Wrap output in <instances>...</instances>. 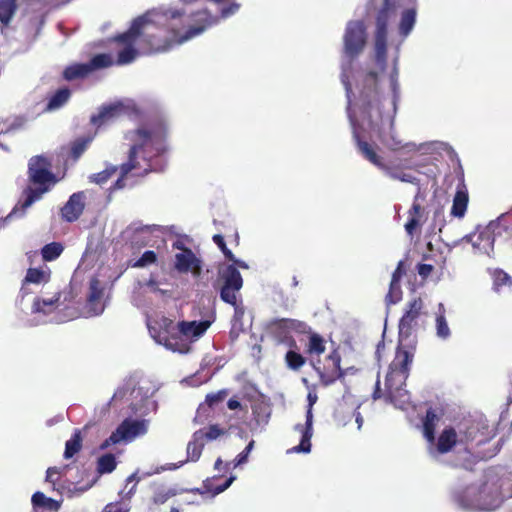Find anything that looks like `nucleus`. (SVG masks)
I'll list each match as a JSON object with an SVG mask.
<instances>
[{"mask_svg":"<svg viewBox=\"0 0 512 512\" xmlns=\"http://www.w3.org/2000/svg\"><path fill=\"white\" fill-rule=\"evenodd\" d=\"M401 6V0H383L375 17L376 30L374 34V61L377 71L368 70L358 74L356 89L358 95L355 107L358 116L369 129L375 133L388 128H394V114L396 103L393 100L388 110H384V103L379 92V74L387 68V36L388 23L393 19Z\"/></svg>","mask_w":512,"mask_h":512,"instance_id":"obj_1","label":"nucleus"},{"mask_svg":"<svg viewBox=\"0 0 512 512\" xmlns=\"http://www.w3.org/2000/svg\"><path fill=\"white\" fill-rule=\"evenodd\" d=\"M171 20H178L182 28H186L184 33L176 24L169 25L171 37L162 35V31L150 32L148 26L143 31L142 48L149 53H161L170 50L173 46L182 44L193 37L203 33L208 27L216 24L218 19L207 10H199L189 16L182 15L179 11L172 12Z\"/></svg>","mask_w":512,"mask_h":512,"instance_id":"obj_2","label":"nucleus"},{"mask_svg":"<svg viewBox=\"0 0 512 512\" xmlns=\"http://www.w3.org/2000/svg\"><path fill=\"white\" fill-rule=\"evenodd\" d=\"M126 139L132 142L129 149L128 160L120 165L122 176H127L132 171H137L135 176H145L152 171L150 162L143 157L144 164L138 160V155L145 151L149 146L157 145L156 153L161 154L165 151L163 146L166 138V129L162 124L151 125L149 127H140L129 131Z\"/></svg>","mask_w":512,"mask_h":512,"instance_id":"obj_3","label":"nucleus"},{"mask_svg":"<svg viewBox=\"0 0 512 512\" xmlns=\"http://www.w3.org/2000/svg\"><path fill=\"white\" fill-rule=\"evenodd\" d=\"M51 161L43 156H33L28 163V179L36 188L28 187L25 189V200L21 203L20 210L23 215L28 207L35 201L42 198L43 194L48 192L56 182L57 179L51 171Z\"/></svg>","mask_w":512,"mask_h":512,"instance_id":"obj_4","label":"nucleus"},{"mask_svg":"<svg viewBox=\"0 0 512 512\" xmlns=\"http://www.w3.org/2000/svg\"><path fill=\"white\" fill-rule=\"evenodd\" d=\"M414 353L410 350L402 348L399 344L395 357L389 365V371L385 379V397L386 400L397 404L398 398H404L407 391L403 389L409 376L410 365L413 362Z\"/></svg>","mask_w":512,"mask_h":512,"instance_id":"obj_5","label":"nucleus"},{"mask_svg":"<svg viewBox=\"0 0 512 512\" xmlns=\"http://www.w3.org/2000/svg\"><path fill=\"white\" fill-rule=\"evenodd\" d=\"M149 332L157 343L174 352L185 354L190 351L191 347L182 336L180 322L175 323L163 316L153 325H149Z\"/></svg>","mask_w":512,"mask_h":512,"instance_id":"obj_6","label":"nucleus"},{"mask_svg":"<svg viewBox=\"0 0 512 512\" xmlns=\"http://www.w3.org/2000/svg\"><path fill=\"white\" fill-rule=\"evenodd\" d=\"M233 264L226 265L219 269V279L222 281L220 298L223 302L232 305L235 311H242V301L237 298V293L243 286V278L237 267L247 269L248 265L234 257L230 260Z\"/></svg>","mask_w":512,"mask_h":512,"instance_id":"obj_7","label":"nucleus"},{"mask_svg":"<svg viewBox=\"0 0 512 512\" xmlns=\"http://www.w3.org/2000/svg\"><path fill=\"white\" fill-rule=\"evenodd\" d=\"M476 435L477 430L473 426L456 430L454 426L449 425L440 432L438 437H435V442L430 444L433 445L434 451L440 455L450 453L457 447L465 452H470V446Z\"/></svg>","mask_w":512,"mask_h":512,"instance_id":"obj_8","label":"nucleus"},{"mask_svg":"<svg viewBox=\"0 0 512 512\" xmlns=\"http://www.w3.org/2000/svg\"><path fill=\"white\" fill-rule=\"evenodd\" d=\"M353 137L363 157L367 159L369 162H371L373 165L377 166L379 169L384 171L385 174L388 175L390 178L407 183H415L417 181L414 175L402 171L398 166L385 164L382 158L376 153L374 148L371 146V144L360 138V135L356 131V129H354Z\"/></svg>","mask_w":512,"mask_h":512,"instance_id":"obj_9","label":"nucleus"},{"mask_svg":"<svg viewBox=\"0 0 512 512\" xmlns=\"http://www.w3.org/2000/svg\"><path fill=\"white\" fill-rule=\"evenodd\" d=\"M112 64L113 60L109 54H96L87 63H73L65 67L62 72V78L67 82L83 80L95 70L110 67Z\"/></svg>","mask_w":512,"mask_h":512,"instance_id":"obj_10","label":"nucleus"},{"mask_svg":"<svg viewBox=\"0 0 512 512\" xmlns=\"http://www.w3.org/2000/svg\"><path fill=\"white\" fill-rule=\"evenodd\" d=\"M313 369L317 372L323 386H329L344 376L341 369V355L338 349H333L323 361H311Z\"/></svg>","mask_w":512,"mask_h":512,"instance_id":"obj_11","label":"nucleus"},{"mask_svg":"<svg viewBox=\"0 0 512 512\" xmlns=\"http://www.w3.org/2000/svg\"><path fill=\"white\" fill-rule=\"evenodd\" d=\"M148 428L147 420H133L126 418L115 431L100 445L101 450L117 444L121 441H131L137 436L146 434Z\"/></svg>","mask_w":512,"mask_h":512,"instance_id":"obj_12","label":"nucleus"},{"mask_svg":"<svg viewBox=\"0 0 512 512\" xmlns=\"http://www.w3.org/2000/svg\"><path fill=\"white\" fill-rule=\"evenodd\" d=\"M366 38L364 22L361 20L349 21L343 36L344 53L351 59L356 58L363 51Z\"/></svg>","mask_w":512,"mask_h":512,"instance_id":"obj_13","label":"nucleus"},{"mask_svg":"<svg viewBox=\"0 0 512 512\" xmlns=\"http://www.w3.org/2000/svg\"><path fill=\"white\" fill-rule=\"evenodd\" d=\"M424 308L423 300L420 297L411 299L405 308L404 314L399 320V342L409 339L418 327V321Z\"/></svg>","mask_w":512,"mask_h":512,"instance_id":"obj_14","label":"nucleus"},{"mask_svg":"<svg viewBox=\"0 0 512 512\" xmlns=\"http://www.w3.org/2000/svg\"><path fill=\"white\" fill-rule=\"evenodd\" d=\"M85 208V194L83 191L73 193L61 208V216L67 222L79 219Z\"/></svg>","mask_w":512,"mask_h":512,"instance_id":"obj_15","label":"nucleus"},{"mask_svg":"<svg viewBox=\"0 0 512 512\" xmlns=\"http://www.w3.org/2000/svg\"><path fill=\"white\" fill-rule=\"evenodd\" d=\"M146 26H149V20L145 16H139L133 20L130 28L115 37V40L128 47H133V44L139 37L143 36V31Z\"/></svg>","mask_w":512,"mask_h":512,"instance_id":"obj_16","label":"nucleus"},{"mask_svg":"<svg viewBox=\"0 0 512 512\" xmlns=\"http://www.w3.org/2000/svg\"><path fill=\"white\" fill-rule=\"evenodd\" d=\"M213 319L202 321H180L182 336L186 340L188 346L193 340L199 339L212 324Z\"/></svg>","mask_w":512,"mask_h":512,"instance_id":"obj_17","label":"nucleus"},{"mask_svg":"<svg viewBox=\"0 0 512 512\" xmlns=\"http://www.w3.org/2000/svg\"><path fill=\"white\" fill-rule=\"evenodd\" d=\"M425 220V210L418 202V196H416L411 208L408 211V220L405 224V230L407 234L413 236L425 222Z\"/></svg>","mask_w":512,"mask_h":512,"instance_id":"obj_18","label":"nucleus"},{"mask_svg":"<svg viewBox=\"0 0 512 512\" xmlns=\"http://www.w3.org/2000/svg\"><path fill=\"white\" fill-rule=\"evenodd\" d=\"M104 289L101 286V282L98 278L93 277L89 282V293L87 296V304L89 309L94 315H99L103 312V305L101 299L103 297Z\"/></svg>","mask_w":512,"mask_h":512,"instance_id":"obj_19","label":"nucleus"},{"mask_svg":"<svg viewBox=\"0 0 512 512\" xmlns=\"http://www.w3.org/2000/svg\"><path fill=\"white\" fill-rule=\"evenodd\" d=\"M313 414L310 409L306 412V422L302 426L300 424L295 426V429L300 431L302 436L298 446L294 447L293 450L296 452L308 453L311 450V438L313 434Z\"/></svg>","mask_w":512,"mask_h":512,"instance_id":"obj_20","label":"nucleus"},{"mask_svg":"<svg viewBox=\"0 0 512 512\" xmlns=\"http://www.w3.org/2000/svg\"><path fill=\"white\" fill-rule=\"evenodd\" d=\"M468 240L472 242L474 248L491 257L494 251V237L489 229H484L479 233L469 235Z\"/></svg>","mask_w":512,"mask_h":512,"instance_id":"obj_21","label":"nucleus"},{"mask_svg":"<svg viewBox=\"0 0 512 512\" xmlns=\"http://www.w3.org/2000/svg\"><path fill=\"white\" fill-rule=\"evenodd\" d=\"M469 202V195L465 184L462 182L458 185L453 198L451 207V215L457 218L464 217Z\"/></svg>","mask_w":512,"mask_h":512,"instance_id":"obj_22","label":"nucleus"},{"mask_svg":"<svg viewBox=\"0 0 512 512\" xmlns=\"http://www.w3.org/2000/svg\"><path fill=\"white\" fill-rule=\"evenodd\" d=\"M439 420L440 416L436 413V411L433 408L427 409L426 414L422 420V432L424 438L429 443L435 442V432Z\"/></svg>","mask_w":512,"mask_h":512,"instance_id":"obj_23","label":"nucleus"},{"mask_svg":"<svg viewBox=\"0 0 512 512\" xmlns=\"http://www.w3.org/2000/svg\"><path fill=\"white\" fill-rule=\"evenodd\" d=\"M72 92L68 87H61L57 89L48 97L46 104V111H55L63 107L71 98Z\"/></svg>","mask_w":512,"mask_h":512,"instance_id":"obj_24","label":"nucleus"},{"mask_svg":"<svg viewBox=\"0 0 512 512\" xmlns=\"http://www.w3.org/2000/svg\"><path fill=\"white\" fill-rule=\"evenodd\" d=\"M289 322H291V319L281 318L273 320L270 324V327L274 334L283 341L288 339V334L292 331V325H290ZM289 346L296 347V342L291 337H289Z\"/></svg>","mask_w":512,"mask_h":512,"instance_id":"obj_25","label":"nucleus"},{"mask_svg":"<svg viewBox=\"0 0 512 512\" xmlns=\"http://www.w3.org/2000/svg\"><path fill=\"white\" fill-rule=\"evenodd\" d=\"M120 112L118 106L103 107L97 114L91 116L90 122L97 128L113 121Z\"/></svg>","mask_w":512,"mask_h":512,"instance_id":"obj_26","label":"nucleus"},{"mask_svg":"<svg viewBox=\"0 0 512 512\" xmlns=\"http://www.w3.org/2000/svg\"><path fill=\"white\" fill-rule=\"evenodd\" d=\"M417 10L415 7H409L401 12L399 22V34L403 37H407L412 31L416 22Z\"/></svg>","mask_w":512,"mask_h":512,"instance_id":"obj_27","label":"nucleus"},{"mask_svg":"<svg viewBox=\"0 0 512 512\" xmlns=\"http://www.w3.org/2000/svg\"><path fill=\"white\" fill-rule=\"evenodd\" d=\"M197 259L198 257L191 249L184 250V253L175 254L174 268L179 273H188Z\"/></svg>","mask_w":512,"mask_h":512,"instance_id":"obj_28","label":"nucleus"},{"mask_svg":"<svg viewBox=\"0 0 512 512\" xmlns=\"http://www.w3.org/2000/svg\"><path fill=\"white\" fill-rule=\"evenodd\" d=\"M205 442L202 440L201 431H195L192 439L187 444V460L196 462L201 457Z\"/></svg>","mask_w":512,"mask_h":512,"instance_id":"obj_29","label":"nucleus"},{"mask_svg":"<svg viewBox=\"0 0 512 512\" xmlns=\"http://www.w3.org/2000/svg\"><path fill=\"white\" fill-rule=\"evenodd\" d=\"M251 410L255 421L258 424H265L268 422L271 415L270 405L263 399L258 398L253 401Z\"/></svg>","mask_w":512,"mask_h":512,"instance_id":"obj_30","label":"nucleus"},{"mask_svg":"<svg viewBox=\"0 0 512 512\" xmlns=\"http://www.w3.org/2000/svg\"><path fill=\"white\" fill-rule=\"evenodd\" d=\"M50 279V270H43L40 268H29L27 270L26 276L23 279L21 292L24 294L25 285L29 283L40 284L46 283Z\"/></svg>","mask_w":512,"mask_h":512,"instance_id":"obj_31","label":"nucleus"},{"mask_svg":"<svg viewBox=\"0 0 512 512\" xmlns=\"http://www.w3.org/2000/svg\"><path fill=\"white\" fill-rule=\"evenodd\" d=\"M18 10V0H0V22L9 26Z\"/></svg>","mask_w":512,"mask_h":512,"instance_id":"obj_32","label":"nucleus"},{"mask_svg":"<svg viewBox=\"0 0 512 512\" xmlns=\"http://www.w3.org/2000/svg\"><path fill=\"white\" fill-rule=\"evenodd\" d=\"M493 280V290L499 292L502 287L512 286V277L500 268L489 270Z\"/></svg>","mask_w":512,"mask_h":512,"instance_id":"obj_33","label":"nucleus"},{"mask_svg":"<svg viewBox=\"0 0 512 512\" xmlns=\"http://www.w3.org/2000/svg\"><path fill=\"white\" fill-rule=\"evenodd\" d=\"M82 448V435L80 430H75L72 437L66 441L64 458L70 459L77 454Z\"/></svg>","mask_w":512,"mask_h":512,"instance_id":"obj_34","label":"nucleus"},{"mask_svg":"<svg viewBox=\"0 0 512 512\" xmlns=\"http://www.w3.org/2000/svg\"><path fill=\"white\" fill-rule=\"evenodd\" d=\"M32 504L35 507L46 508L50 511H58L60 508V503L52 498H48L42 492H35L32 495Z\"/></svg>","mask_w":512,"mask_h":512,"instance_id":"obj_35","label":"nucleus"},{"mask_svg":"<svg viewBox=\"0 0 512 512\" xmlns=\"http://www.w3.org/2000/svg\"><path fill=\"white\" fill-rule=\"evenodd\" d=\"M92 141V137H79L70 145V157L73 161H77L87 150Z\"/></svg>","mask_w":512,"mask_h":512,"instance_id":"obj_36","label":"nucleus"},{"mask_svg":"<svg viewBox=\"0 0 512 512\" xmlns=\"http://www.w3.org/2000/svg\"><path fill=\"white\" fill-rule=\"evenodd\" d=\"M64 251V246L60 242H51L41 249V255L44 261L51 262L56 260Z\"/></svg>","mask_w":512,"mask_h":512,"instance_id":"obj_37","label":"nucleus"},{"mask_svg":"<svg viewBox=\"0 0 512 512\" xmlns=\"http://www.w3.org/2000/svg\"><path fill=\"white\" fill-rule=\"evenodd\" d=\"M325 351V341L322 336L317 333L309 334V342L307 345L306 352L310 355H320Z\"/></svg>","mask_w":512,"mask_h":512,"instance_id":"obj_38","label":"nucleus"},{"mask_svg":"<svg viewBox=\"0 0 512 512\" xmlns=\"http://www.w3.org/2000/svg\"><path fill=\"white\" fill-rule=\"evenodd\" d=\"M117 466L116 458L113 454L107 453L98 458L97 471L100 474L111 473Z\"/></svg>","mask_w":512,"mask_h":512,"instance_id":"obj_39","label":"nucleus"},{"mask_svg":"<svg viewBox=\"0 0 512 512\" xmlns=\"http://www.w3.org/2000/svg\"><path fill=\"white\" fill-rule=\"evenodd\" d=\"M285 362L289 369L298 371L306 363V358L294 350H289L285 355Z\"/></svg>","mask_w":512,"mask_h":512,"instance_id":"obj_40","label":"nucleus"},{"mask_svg":"<svg viewBox=\"0 0 512 512\" xmlns=\"http://www.w3.org/2000/svg\"><path fill=\"white\" fill-rule=\"evenodd\" d=\"M435 326H436V335L439 338L446 340L450 337L451 331L448 326L446 317L444 315V310L442 312H439L436 315Z\"/></svg>","mask_w":512,"mask_h":512,"instance_id":"obj_41","label":"nucleus"},{"mask_svg":"<svg viewBox=\"0 0 512 512\" xmlns=\"http://www.w3.org/2000/svg\"><path fill=\"white\" fill-rule=\"evenodd\" d=\"M385 130H381L380 132L376 133L379 140L390 150L397 151L404 147L402 144V141L397 139L393 134L392 130L390 131V135L386 136L384 133Z\"/></svg>","mask_w":512,"mask_h":512,"instance_id":"obj_42","label":"nucleus"},{"mask_svg":"<svg viewBox=\"0 0 512 512\" xmlns=\"http://www.w3.org/2000/svg\"><path fill=\"white\" fill-rule=\"evenodd\" d=\"M198 431H201L202 440L204 442L215 440L218 437L226 434V430L223 428H220L219 425H217V424H212L207 429H199Z\"/></svg>","mask_w":512,"mask_h":512,"instance_id":"obj_43","label":"nucleus"},{"mask_svg":"<svg viewBox=\"0 0 512 512\" xmlns=\"http://www.w3.org/2000/svg\"><path fill=\"white\" fill-rule=\"evenodd\" d=\"M402 289L400 282H390L389 291L386 295V302L388 305L396 304L402 299Z\"/></svg>","mask_w":512,"mask_h":512,"instance_id":"obj_44","label":"nucleus"},{"mask_svg":"<svg viewBox=\"0 0 512 512\" xmlns=\"http://www.w3.org/2000/svg\"><path fill=\"white\" fill-rule=\"evenodd\" d=\"M157 262V254L153 250L145 251L141 257L131 264L134 268H144Z\"/></svg>","mask_w":512,"mask_h":512,"instance_id":"obj_45","label":"nucleus"},{"mask_svg":"<svg viewBox=\"0 0 512 512\" xmlns=\"http://www.w3.org/2000/svg\"><path fill=\"white\" fill-rule=\"evenodd\" d=\"M116 171H117V167L112 166V167L107 168L101 172L92 174L89 178H90L91 182L102 185V184H105Z\"/></svg>","mask_w":512,"mask_h":512,"instance_id":"obj_46","label":"nucleus"},{"mask_svg":"<svg viewBox=\"0 0 512 512\" xmlns=\"http://www.w3.org/2000/svg\"><path fill=\"white\" fill-rule=\"evenodd\" d=\"M137 56V50L134 47L126 46L118 53L117 63L119 65L131 63Z\"/></svg>","mask_w":512,"mask_h":512,"instance_id":"obj_47","label":"nucleus"},{"mask_svg":"<svg viewBox=\"0 0 512 512\" xmlns=\"http://www.w3.org/2000/svg\"><path fill=\"white\" fill-rule=\"evenodd\" d=\"M228 396V390L222 389L216 393H210L206 395L205 402L209 407H214L218 403H221Z\"/></svg>","mask_w":512,"mask_h":512,"instance_id":"obj_48","label":"nucleus"},{"mask_svg":"<svg viewBox=\"0 0 512 512\" xmlns=\"http://www.w3.org/2000/svg\"><path fill=\"white\" fill-rule=\"evenodd\" d=\"M58 300H59V297H57L55 299H48V300L42 299V298H35V300L33 302V306H32L33 312L46 313L47 310L45 308L54 306L55 303L58 302Z\"/></svg>","mask_w":512,"mask_h":512,"instance_id":"obj_49","label":"nucleus"},{"mask_svg":"<svg viewBox=\"0 0 512 512\" xmlns=\"http://www.w3.org/2000/svg\"><path fill=\"white\" fill-rule=\"evenodd\" d=\"M212 240L218 246V248L222 251V253L224 254V256L227 260H234V254L232 253V251L230 249H228V247L224 241V237L222 235L215 234L212 237Z\"/></svg>","mask_w":512,"mask_h":512,"instance_id":"obj_50","label":"nucleus"},{"mask_svg":"<svg viewBox=\"0 0 512 512\" xmlns=\"http://www.w3.org/2000/svg\"><path fill=\"white\" fill-rule=\"evenodd\" d=\"M291 326V329L293 332H296L298 334H310L311 329L310 327L303 321H299L296 319H291V322H289Z\"/></svg>","mask_w":512,"mask_h":512,"instance_id":"obj_51","label":"nucleus"},{"mask_svg":"<svg viewBox=\"0 0 512 512\" xmlns=\"http://www.w3.org/2000/svg\"><path fill=\"white\" fill-rule=\"evenodd\" d=\"M254 446V440H251L248 445L245 447V449L239 453L236 458L234 459L235 466L241 465L248 460V455L251 452L252 448Z\"/></svg>","mask_w":512,"mask_h":512,"instance_id":"obj_52","label":"nucleus"},{"mask_svg":"<svg viewBox=\"0 0 512 512\" xmlns=\"http://www.w3.org/2000/svg\"><path fill=\"white\" fill-rule=\"evenodd\" d=\"M405 273V263L403 260H401L398 262L396 269L392 273L391 281L400 282Z\"/></svg>","mask_w":512,"mask_h":512,"instance_id":"obj_53","label":"nucleus"},{"mask_svg":"<svg viewBox=\"0 0 512 512\" xmlns=\"http://www.w3.org/2000/svg\"><path fill=\"white\" fill-rule=\"evenodd\" d=\"M240 8V4L236 2L230 3L228 6L223 7L220 11V15L222 18L230 17L235 14Z\"/></svg>","mask_w":512,"mask_h":512,"instance_id":"obj_54","label":"nucleus"},{"mask_svg":"<svg viewBox=\"0 0 512 512\" xmlns=\"http://www.w3.org/2000/svg\"><path fill=\"white\" fill-rule=\"evenodd\" d=\"M341 81L345 87V91H346V95H347V98H348V110L350 109V105H351V94H352V85L350 83V80H349V77L348 75L343 72L341 74Z\"/></svg>","mask_w":512,"mask_h":512,"instance_id":"obj_55","label":"nucleus"},{"mask_svg":"<svg viewBox=\"0 0 512 512\" xmlns=\"http://www.w3.org/2000/svg\"><path fill=\"white\" fill-rule=\"evenodd\" d=\"M434 270L433 265L420 263L417 266V272L422 278H427Z\"/></svg>","mask_w":512,"mask_h":512,"instance_id":"obj_56","label":"nucleus"},{"mask_svg":"<svg viewBox=\"0 0 512 512\" xmlns=\"http://www.w3.org/2000/svg\"><path fill=\"white\" fill-rule=\"evenodd\" d=\"M60 474V470L57 467H49L46 471V481L52 484H55L58 479H55L54 476Z\"/></svg>","mask_w":512,"mask_h":512,"instance_id":"obj_57","label":"nucleus"},{"mask_svg":"<svg viewBox=\"0 0 512 512\" xmlns=\"http://www.w3.org/2000/svg\"><path fill=\"white\" fill-rule=\"evenodd\" d=\"M170 497V494L167 492H158L153 496V503L156 505L164 504Z\"/></svg>","mask_w":512,"mask_h":512,"instance_id":"obj_58","label":"nucleus"},{"mask_svg":"<svg viewBox=\"0 0 512 512\" xmlns=\"http://www.w3.org/2000/svg\"><path fill=\"white\" fill-rule=\"evenodd\" d=\"M189 272L193 275L194 278H199L202 273V261L200 258L197 259V262H195L192 265V268L189 269Z\"/></svg>","mask_w":512,"mask_h":512,"instance_id":"obj_59","label":"nucleus"},{"mask_svg":"<svg viewBox=\"0 0 512 512\" xmlns=\"http://www.w3.org/2000/svg\"><path fill=\"white\" fill-rule=\"evenodd\" d=\"M103 512H127L119 503H109L105 506Z\"/></svg>","mask_w":512,"mask_h":512,"instance_id":"obj_60","label":"nucleus"},{"mask_svg":"<svg viewBox=\"0 0 512 512\" xmlns=\"http://www.w3.org/2000/svg\"><path fill=\"white\" fill-rule=\"evenodd\" d=\"M234 480H235L234 476L229 477L222 485H220V486L215 488V492L216 493L223 492L224 490H226L232 484V482Z\"/></svg>","mask_w":512,"mask_h":512,"instance_id":"obj_61","label":"nucleus"},{"mask_svg":"<svg viewBox=\"0 0 512 512\" xmlns=\"http://www.w3.org/2000/svg\"><path fill=\"white\" fill-rule=\"evenodd\" d=\"M227 407L230 409V410H236V409H240L242 406H241V403L235 399V398H230L227 402Z\"/></svg>","mask_w":512,"mask_h":512,"instance_id":"obj_62","label":"nucleus"},{"mask_svg":"<svg viewBox=\"0 0 512 512\" xmlns=\"http://www.w3.org/2000/svg\"><path fill=\"white\" fill-rule=\"evenodd\" d=\"M382 391H381V388H380V380L377 379L376 381V384H375V389L373 391V394H372V397L374 400L376 399H380L382 397Z\"/></svg>","mask_w":512,"mask_h":512,"instance_id":"obj_63","label":"nucleus"},{"mask_svg":"<svg viewBox=\"0 0 512 512\" xmlns=\"http://www.w3.org/2000/svg\"><path fill=\"white\" fill-rule=\"evenodd\" d=\"M172 247L174 249H177V250H180L182 251L181 253H184V250H187L189 249L188 247L185 246L184 242L181 241V240H177L175 241L173 244H172Z\"/></svg>","mask_w":512,"mask_h":512,"instance_id":"obj_64","label":"nucleus"}]
</instances>
